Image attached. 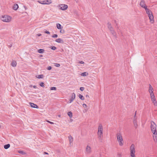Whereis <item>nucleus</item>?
<instances>
[{
    "mask_svg": "<svg viewBox=\"0 0 157 157\" xmlns=\"http://www.w3.org/2000/svg\"><path fill=\"white\" fill-rule=\"evenodd\" d=\"M151 128L153 134V137L155 142H157V132L156 130V125L153 121L151 122Z\"/></svg>",
    "mask_w": 157,
    "mask_h": 157,
    "instance_id": "obj_1",
    "label": "nucleus"
},
{
    "mask_svg": "<svg viewBox=\"0 0 157 157\" xmlns=\"http://www.w3.org/2000/svg\"><path fill=\"white\" fill-rule=\"evenodd\" d=\"M97 134L98 137L100 139H101L103 137V128L101 124H100L99 125L98 128V132Z\"/></svg>",
    "mask_w": 157,
    "mask_h": 157,
    "instance_id": "obj_2",
    "label": "nucleus"
},
{
    "mask_svg": "<svg viewBox=\"0 0 157 157\" xmlns=\"http://www.w3.org/2000/svg\"><path fill=\"white\" fill-rule=\"evenodd\" d=\"M116 137L119 145L122 146L123 145V139L121 133H118L116 134Z\"/></svg>",
    "mask_w": 157,
    "mask_h": 157,
    "instance_id": "obj_3",
    "label": "nucleus"
},
{
    "mask_svg": "<svg viewBox=\"0 0 157 157\" xmlns=\"http://www.w3.org/2000/svg\"><path fill=\"white\" fill-rule=\"evenodd\" d=\"M145 10L147 14H148V16L150 20V21L151 23H153L154 22V17L152 12L151 10L147 9V8H145Z\"/></svg>",
    "mask_w": 157,
    "mask_h": 157,
    "instance_id": "obj_4",
    "label": "nucleus"
},
{
    "mask_svg": "<svg viewBox=\"0 0 157 157\" xmlns=\"http://www.w3.org/2000/svg\"><path fill=\"white\" fill-rule=\"evenodd\" d=\"M1 19L3 22H9L11 21L12 17L8 15H5L2 16Z\"/></svg>",
    "mask_w": 157,
    "mask_h": 157,
    "instance_id": "obj_5",
    "label": "nucleus"
},
{
    "mask_svg": "<svg viewBox=\"0 0 157 157\" xmlns=\"http://www.w3.org/2000/svg\"><path fill=\"white\" fill-rule=\"evenodd\" d=\"M130 155L135 154V147L134 144H132L130 148Z\"/></svg>",
    "mask_w": 157,
    "mask_h": 157,
    "instance_id": "obj_6",
    "label": "nucleus"
},
{
    "mask_svg": "<svg viewBox=\"0 0 157 157\" xmlns=\"http://www.w3.org/2000/svg\"><path fill=\"white\" fill-rule=\"evenodd\" d=\"M58 7L59 9L64 10H66L68 8V6L65 4H61L59 5Z\"/></svg>",
    "mask_w": 157,
    "mask_h": 157,
    "instance_id": "obj_7",
    "label": "nucleus"
},
{
    "mask_svg": "<svg viewBox=\"0 0 157 157\" xmlns=\"http://www.w3.org/2000/svg\"><path fill=\"white\" fill-rule=\"evenodd\" d=\"M140 6L142 8H144L145 9L147 8V6L145 4V2L144 0H141L140 3Z\"/></svg>",
    "mask_w": 157,
    "mask_h": 157,
    "instance_id": "obj_8",
    "label": "nucleus"
},
{
    "mask_svg": "<svg viewBox=\"0 0 157 157\" xmlns=\"http://www.w3.org/2000/svg\"><path fill=\"white\" fill-rule=\"evenodd\" d=\"M91 152V147L88 145H87L86 149V153L87 154H89Z\"/></svg>",
    "mask_w": 157,
    "mask_h": 157,
    "instance_id": "obj_9",
    "label": "nucleus"
},
{
    "mask_svg": "<svg viewBox=\"0 0 157 157\" xmlns=\"http://www.w3.org/2000/svg\"><path fill=\"white\" fill-rule=\"evenodd\" d=\"M52 2L51 0H44L42 1V4H49L51 3Z\"/></svg>",
    "mask_w": 157,
    "mask_h": 157,
    "instance_id": "obj_10",
    "label": "nucleus"
},
{
    "mask_svg": "<svg viewBox=\"0 0 157 157\" xmlns=\"http://www.w3.org/2000/svg\"><path fill=\"white\" fill-rule=\"evenodd\" d=\"M75 94L74 93H73L71 95V98L70 100L68 101V103H71L72 102L73 100L75 99Z\"/></svg>",
    "mask_w": 157,
    "mask_h": 157,
    "instance_id": "obj_11",
    "label": "nucleus"
},
{
    "mask_svg": "<svg viewBox=\"0 0 157 157\" xmlns=\"http://www.w3.org/2000/svg\"><path fill=\"white\" fill-rule=\"evenodd\" d=\"M136 112L135 116H134V118L133 119V123L134 124V125L135 127L136 128L137 127L138 124L137 123L136 120V118H135V117L136 116Z\"/></svg>",
    "mask_w": 157,
    "mask_h": 157,
    "instance_id": "obj_12",
    "label": "nucleus"
},
{
    "mask_svg": "<svg viewBox=\"0 0 157 157\" xmlns=\"http://www.w3.org/2000/svg\"><path fill=\"white\" fill-rule=\"evenodd\" d=\"M29 104L30 106L33 108H38V106L36 104H35L33 103L30 102Z\"/></svg>",
    "mask_w": 157,
    "mask_h": 157,
    "instance_id": "obj_13",
    "label": "nucleus"
},
{
    "mask_svg": "<svg viewBox=\"0 0 157 157\" xmlns=\"http://www.w3.org/2000/svg\"><path fill=\"white\" fill-rule=\"evenodd\" d=\"M68 139L69 140L70 144H71L73 142V138L70 135L68 136Z\"/></svg>",
    "mask_w": 157,
    "mask_h": 157,
    "instance_id": "obj_14",
    "label": "nucleus"
},
{
    "mask_svg": "<svg viewBox=\"0 0 157 157\" xmlns=\"http://www.w3.org/2000/svg\"><path fill=\"white\" fill-rule=\"evenodd\" d=\"M56 42L59 43H63V40L60 38H58V39H56Z\"/></svg>",
    "mask_w": 157,
    "mask_h": 157,
    "instance_id": "obj_15",
    "label": "nucleus"
},
{
    "mask_svg": "<svg viewBox=\"0 0 157 157\" xmlns=\"http://www.w3.org/2000/svg\"><path fill=\"white\" fill-rule=\"evenodd\" d=\"M11 65L13 67H16L17 65V63L16 62L15 60H13L12 61L11 63Z\"/></svg>",
    "mask_w": 157,
    "mask_h": 157,
    "instance_id": "obj_16",
    "label": "nucleus"
},
{
    "mask_svg": "<svg viewBox=\"0 0 157 157\" xmlns=\"http://www.w3.org/2000/svg\"><path fill=\"white\" fill-rule=\"evenodd\" d=\"M18 8V6L17 4H14L13 6V8L15 10H16Z\"/></svg>",
    "mask_w": 157,
    "mask_h": 157,
    "instance_id": "obj_17",
    "label": "nucleus"
},
{
    "mask_svg": "<svg viewBox=\"0 0 157 157\" xmlns=\"http://www.w3.org/2000/svg\"><path fill=\"white\" fill-rule=\"evenodd\" d=\"M56 27L57 28L59 29H61L62 28L61 25L59 23H57L56 24Z\"/></svg>",
    "mask_w": 157,
    "mask_h": 157,
    "instance_id": "obj_18",
    "label": "nucleus"
},
{
    "mask_svg": "<svg viewBox=\"0 0 157 157\" xmlns=\"http://www.w3.org/2000/svg\"><path fill=\"white\" fill-rule=\"evenodd\" d=\"M112 33V34L114 36H116V33L115 32V31L113 29H111L110 30Z\"/></svg>",
    "mask_w": 157,
    "mask_h": 157,
    "instance_id": "obj_19",
    "label": "nucleus"
},
{
    "mask_svg": "<svg viewBox=\"0 0 157 157\" xmlns=\"http://www.w3.org/2000/svg\"><path fill=\"white\" fill-rule=\"evenodd\" d=\"M44 52V50L43 49H39L37 50V52L40 53H43Z\"/></svg>",
    "mask_w": 157,
    "mask_h": 157,
    "instance_id": "obj_20",
    "label": "nucleus"
},
{
    "mask_svg": "<svg viewBox=\"0 0 157 157\" xmlns=\"http://www.w3.org/2000/svg\"><path fill=\"white\" fill-rule=\"evenodd\" d=\"M108 29L110 30L112 29H113V28L112 27V26H111V25L109 23H108Z\"/></svg>",
    "mask_w": 157,
    "mask_h": 157,
    "instance_id": "obj_21",
    "label": "nucleus"
},
{
    "mask_svg": "<svg viewBox=\"0 0 157 157\" xmlns=\"http://www.w3.org/2000/svg\"><path fill=\"white\" fill-rule=\"evenodd\" d=\"M10 146V145L9 144H8L4 145V148L5 149H7Z\"/></svg>",
    "mask_w": 157,
    "mask_h": 157,
    "instance_id": "obj_22",
    "label": "nucleus"
},
{
    "mask_svg": "<svg viewBox=\"0 0 157 157\" xmlns=\"http://www.w3.org/2000/svg\"><path fill=\"white\" fill-rule=\"evenodd\" d=\"M153 91V89L152 86L150 84L149 85V92Z\"/></svg>",
    "mask_w": 157,
    "mask_h": 157,
    "instance_id": "obj_23",
    "label": "nucleus"
},
{
    "mask_svg": "<svg viewBox=\"0 0 157 157\" xmlns=\"http://www.w3.org/2000/svg\"><path fill=\"white\" fill-rule=\"evenodd\" d=\"M36 77L38 78H43V75H37L36 76Z\"/></svg>",
    "mask_w": 157,
    "mask_h": 157,
    "instance_id": "obj_24",
    "label": "nucleus"
},
{
    "mask_svg": "<svg viewBox=\"0 0 157 157\" xmlns=\"http://www.w3.org/2000/svg\"><path fill=\"white\" fill-rule=\"evenodd\" d=\"M68 115L70 118L72 117V113L71 111L69 112L68 113Z\"/></svg>",
    "mask_w": 157,
    "mask_h": 157,
    "instance_id": "obj_25",
    "label": "nucleus"
},
{
    "mask_svg": "<svg viewBox=\"0 0 157 157\" xmlns=\"http://www.w3.org/2000/svg\"><path fill=\"white\" fill-rule=\"evenodd\" d=\"M18 152L20 154H21L23 155H25L26 153L24 152L23 151H18Z\"/></svg>",
    "mask_w": 157,
    "mask_h": 157,
    "instance_id": "obj_26",
    "label": "nucleus"
},
{
    "mask_svg": "<svg viewBox=\"0 0 157 157\" xmlns=\"http://www.w3.org/2000/svg\"><path fill=\"white\" fill-rule=\"evenodd\" d=\"M78 97L79 98L82 100H83L84 99L83 96L80 94H79Z\"/></svg>",
    "mask_w": 157,
    "mask_h": 157,
    "instance_id": "obj_27",
    "label": "nucleus"
},
{
    "mask_svg": "<svg viewBox=\"0 0 157 157\" xmlns=\"http://www.w3.org/2000/svg\"><path fill=\"white\" fill-rule=\"evenodd\" d=\"M81 75L83 76H85L86 75H88V73H86V72H84L82 73Z\"/></svg>",
    "mask_w": 157,
    "mask_h": 157,
    "instance_id": "obj_28",
    "label": "nucleus"
},
{
    "mask_svg": "<svg viewBox=\"0 0 157 157\" xmlns=\"http://www.w3.org/2000/svg\"><path fill=\"white\" fill-rule=\"evenodd\" d=\"M152 101L155 106H157V103L156 100L153 101Z\"/></svg>",
    "mask_w": 157,
    "mask_h": 157,
    "instance_id": "obj_29",
    "label": "nucleus"
},
{
    "mask_svg": "<svg viewBox=\"0 0 157 157\" xmlns=\"http://www.w3.org/2000/svg\"><path fill=\"white\" fill-rule=\"evenodd\" d=\"M151 98L152 101L156 100L155 96L151 97Z\"/></svg>",
    "mask_w": 157,
    "mask_h": 157,
    "instance_id": "obj_30",
    "label": "nucleus"
},
{
    "mask_svg": "<svg viewBox=\"0 0 157 157\" xmlns=\"http://www.w3.org/2000/svg\"><path fill=\"white\" fill-rule=\"evenodd\" d=\"M40 86L44 87V83L43 82H41L40 84Z\"/></svg>",
    "mask_w": 157,
    "mask_h": 157,
    "instance_id": "obj_31",
    "label": "nucleus"
},
{
    "mask_svg": "<svg viewBox=\"0 0 157 157\" xmlns=\"http://www.w3.org/2000/svg\"><path fill=\"white\" fill-rule=\"evenodd\" d=\"M54 65L56 67H59L60 66V64L57 63H54Z\"/></svg>",
    "mask_w": 157,
    "mask_h": 157,
    "instance_id": "obj_32",
    "label": "nucleus"
},
{
    "mask_svg": "<svg viewBox=\"0 0 157 157\" xmlns=\"http://www.w3.org/2000/svg\"><path fill=\"white\" fill-rule=\"evenodd\" d=\"M149 93H150V97H151V96H155L154 94V93L153 91L151 92H150Z\"/></svg>",
    "mask_w": 157,
    "mask_h": 157,
    "instance_id": "obj_33",
    "label": "nucleus"
},
{
    "mask_svg": "<svg viewBox=\"0 0 157 157\" xmlns=\"http://www.w3.org/2000/svg\"><path fill=\"white\" fill-rule=\"evenodd\" d=\"M50 90H56V88L55 87H51L50 88Z\"/></svg>",
    "mask_w": 157,
    "mask_h": 157,
    "instance_id": "obj_34",
    "label": "nucleus"
},
{
    "mask_svg": "<svg viewBox=\"0 0 157 157\" xmlns=\"http://www.w3.org/2000/svg\"><path fill=\"white\" fill-rule=\"evenodd\" d=\"M51 48L53 50H55L56 49V47L53 46L51 47Z\"/></svg>",
    "mask_w": 157,
    "mask_h": 157,
    "instance_id": "obj_35",
    "label": "nucleus"
},
{
    "mask_svg": "<svg viewBox=\"0 0 157 157\" xmlns=\"http://www.w3.org/2000/svg\"><path fill=\"white\" fill-rule=\"evenodd\" d=\"M57 36H58L56 34H55L53 35L52 36V37H53V38H55V37H57Z\"/></svg>",
    "mask_w": 157,
    "mask_h": 157,
    "instance_id": "obj_36",
    "label": "nucleus"
},
{
    "mask_svg": "<svg viewBox=\"0 0 157 157\" xmlns=\"http://www.w3.org/2000/svg\"><path fill=\"white\" fill-rule=\"evenodd\" d=\"M84 87H81L80 88V90L81 91H83L84 90Z\"/></svg>",
    "mask_w": 157,
    "mask_h": 157,
    "instance_id": "obj_37",
    "label": "nucleus"
},
{
    "mask_svg": "<svg viewBox=\"0 0 157 157\" xmlns=\"http://www.w3.org/2000/svg\"><path fill=\"white\" fill-rule=\"evenodd\" d=\"M8 47L9 48H10L12 46V44H10L7 45Z\"/></svg>",
    "mask_w": 157,
    "mask_h": 157,
    "instance_id": "obj_38",
    "label": "nucleus"
},
{
    "mask_svg": "<svg viewBox=\"0 0 157 157\" xmlns=\"http://www.w3.org/2000/svg\"><path fill=\"white\" fill-rule=\"evenodd\" d=\"M47 69L48 70H51L52 69V67L51 66H49L47 67Z\"/></svg>",
    "mask_w": 157,
    "mask_h": 157,
    "instance_id": "obj_39",
    "label": "nucleus"
},
{
    "mask_svg": "<svg viewBox=\"0 0 157 157\" xmlns=\"http://www.w3.org/2000/svg\"><path fill=\"white\" fill-rule=\"evenodd\" d=\"M117 156L118 157H121V154L120 153H118L117 154Z\"/></svg>",
    "mask_w": 157,
    "mask_h": 157,
    "instance_id": "obj_40",
    "label": "nucleus"
},
{
    "mask_svg": "<svg viewBox=\"0 0 157 157\" xmlns=\"http://www.w3.org/2000/svg\"><path fill=\"white\" fill-rule=\"evenodd\" d=\"M47 121L51 124H54L53 122L50 121Z\"/></svg>",
    "mask_w": 157,
    "mask_h": 157,
    "instance_id": "obj_41",
    "label": "nucleus"
},
{
    "mask_svg": "<svg viewBox=\"0 0 157 157\" xmlns=\"http://www.w3.org/2000/svg\"><path fill=\"white\" fill-rule=\"evenodd\" d=\"M78 63H81V64H83V63H84V62L83 61H80L78 62Z\"/></svg>",
    "mask_w": 157,
    "mask_h": 157,
    "instance_id": "obj_42",
    "label": "nucleus"
},
{
    "mask_svg": "<svg viewBox=\"0 0 157 157\" xmlns=\"http://www.w3.org/2000/svg\"><path fill=\"white\" fill-rule=\"evenodd\" d=\"M131 157H136L135 155V154H131L130 155Z\"/></svg>",
    "mask_w": 157,
    "mask_h": 157,
    "instance_id": "obj_43",
    "label": "nucleus"
},
{
    "mask_svg": "<svg viewBox=\"0 0 157 157\" xmlns=\"http://www.w3.org/2000/svg\"><path fill=\"white\" fill-rule=\"evenodd\" d=\"M82 105L83 107H86L87 106V105L85 104H83Z\"/></svg>",
    "mask_w": 157,
    "mask_h": 157,
    "instance_id": "obj_44",
    "label": "nucleus"
},
{
    "mask_svg": "<svg viewBox=\"0 0 157 157\" xmlns=\"http://www.w3.org/2000/svg\"><path fill=\"white\" fill-rule=\"evenodd\" d=\"M45 33H47V34H50V32L48 31H45Z\"/></svg>",
    "mask_w": 157,
    "mask_h": 157,
    "instance_id": "obj_45",
    "label": "nucleus"
},
{
    "mask_svg": "<svg viewBox=\"0 0 157 157\" xmlns=\"http://www.w3.org/2000/svg\"><path fill=\"white\" fill-rule=\"evenodd\" d=\"M38 2L39 3H40L41 4V3H42V1H38Z\"/></svg>",
    "mask_w": 157,
    "mask_h": 157,
    "instance_id": "obj_46",
    "label": "nucleus"
},
{
    "mask_svg": "<svg viewBox=\"0 0 157 157\" xmlns=\"http://www.w3.org/2000/svg\"><path fill=\"white\" fill-rule=\"evenodd\" d=\"M37 35L38 36H41V34H37Z\"/></svg>",
    "mask_w": 157,
    "mask_h": 157,
    "instance_id": "obj_47",
    "label": "nucleus"
},
{
    "mask_svg": "<svg viewBox=\"0 0 157 157\" xmlns=\"http://www.w3.org/2000/svg\"><path fill=\"white\" fill-rule=\"evenodd\" d=\"M33 87L34 88H36V86H34Z\"/></svg>",
    "mask_w": 157,
    "mask_h": 157,
    "instance_id": "obj_48",
    "label": "nucleus"
},
{
    "mask_svg": "<svg viewBox=\"0 0 157 157\" xmlns=\"http://www.w3.org/2000/svg\"><path fill=\"white\" fill-rule=\"evenodd\" d=\"M44 154H47V155L48 154V153L46 152H44Z\"/></svg>",
    "mask_w": 157,
    "mask_h": 157,
    "instance_id": "obj_49",
    "label": "nucleus"
},
{
    "mask_svg": "<svg viewBox=\"0 0 157 157\" xmlns=\"http://www.w3.org/2000/svg\"><path fill=\"white\" fill-rule=\"evenodd\" d=\"M42 56H42V55H40V57H42Z\"/></svg>",
    "mask_w": 157,
    "mask_h": 157,
    "instance_id": "obj_50",
    "label": "nucleus"
},
{
    "mask_svg": "<svg viewBox=\"0 0 157 157\" xmlns=\"http://www.w3.org/2000/svg\"><path fill=\"white\" fill-rule=\"evenodd\" d=\"M30 87H32V85H30V86H29Z\"/></svg>",
    "mask_w": 157,
    "mask_h": 157,
    "instance_id": "obj_51",
    "label": "nucleus"
},
{
    "mask_svg": "<svg viewBox=\"0 0 157 157\" xmlns=\"http://www.w3.org/2000/svg\"><path fill=\"white\" fill-rule=\"evenodd\" d=\"M60 32H62L61 30L60 31Z\"/></svg>",
    "mask_w": 157,
    "mask_h": 157,
    "instance_id": "obj_52",
    "label": "nucleus"
}]
</instances>
